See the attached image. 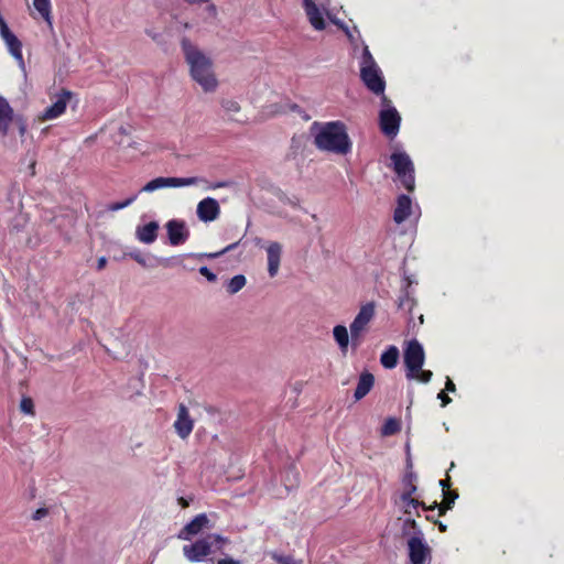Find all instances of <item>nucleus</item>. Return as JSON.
<instances>
[{
    "mask_svg": "<svg viewBox=\"0 0 564 564\" xmlns=\"http://www.w3.org/2000/svg\"><path fill=\"white\" fill-rule=\"evenodd\" d=\"M437 398L442 401V406H446L452 401V399L444 391H441Z\"/></svg>",
    "mask_w": 564,
    "mask_h": 564,
    "instance_id": "41",
    "label": "nucleus"
},
{
    "mask_svg": "<svg viewBox=\"0 0 564 564\" xmlns=\"http://www.w3.org/2000/svg\"><path fill=\"white\" fill-rule=\"evenodd\" d=\"M20 410L24 414L34 415V404L31 398L23 397L20 402Z\"/></svg>",
    "mask_w": 564,
    "mask_h": 564,
    "instance_id": "31",
    "label": "nucleus"
},
{
    "mask_svg": "<svg viewBox=\"0 0 564 564\" xmlns=\"http://www.w3.org/2000/svg\"><path fill=\"white\" fill-rule=\"evenodd\" d=\"M247 283L246 276L242 274L235 275L227 284V292L229 294L238 293Z\"/></svg>",
    "mask_w": 564,
    "mask_h": 564,
    "instance_id": "28",
    "label": "nucleus"
},
{
    "mask_svg": "<svg viewBox=\"0 0 564 564\" xmlns=\"http://www.w3.org/2000/svg\"><path fill=\"white\" fill-rule=\"evenodd\" d=\"M267 256V269L270 278H275L280 271L283 246L278 241H267L262 245Z\"/></svg>",
    "mask_w": 564,
    "mask_h": 564,
    "instance_id": "10",
    "label": "nucleus"
},
{
    "mask_svg": "<svg viewBox=\"0 0 564 564\" xmlns=\"http://www.w3.org/2000/svg\"><path fill=\"white\" fill-rule=\"evenodd\" d=\"M159 224L156 221H150L145 225L138 226L135 229V236L140 242L152 243L158 237Z\"/></svg>",
    "mask_w": 564,
    "mask_h": 564,
    "instance_id": "20",
    "label": "nucleus"
},
{
    "mask_svg": "<svg viewBox=\"0 0 564 564\" xmlns=\"http://www.w3.org/2000/svg\"><path fill=\"white\" fill-rule=\"evenodd\" d=\"M445 529H446V527H445L444 524H442V523H441V524H440V530H441V531H445Z\"/></svg>",
    "mask_w": 564,
    "mask_h": 564,
    "instance_id": "50",
    "label": "nucleus"
},
{
    "mask_svg": "<svg viewBox=\"0 0 564 564\" xmlns=\"http://www.w3.org/2000/svg\"><path fill=\"white\" fill-rule=\"evenodd\" d=\"M272 558L279 564H301V562L296 561L294 557L290 555H281L273 553Z\"/></svg>",
    "mask_w": 564,
    "mask_h": 564,
    "instance_id": "33",
    "label": "nucleus"
},
{
    "mask_svg": "<svg viewBox=\"0 0 564 564\" xmlns=\"http://www.w3.org/2000/svg\"><path fill=\"white\" fill-rule=\"evenodd\" d=\"M13 119V110L9 102L0 97V130L6 133Z\"/></svg>",
    "mask_w": 564,
    "mask_h": 564,
    "instance_id": "24",
    "label": "nucleus"
},
{
    "mask_svg": "<svg viewBox=\"0 0 564 564\" xmlns=\"http://www.w3.org/2000/svg\"><path fill=\"white\" fill-rule=\"evenodd\" d=\"M132 258L141 265L145 267L147 265V262H145V258L141 254H133Z\"/></svg>",
    "mask_w": 564,
    "mask_h": 564,
    "instance_id": "44",
    "label": "nucleus"
},
{
    "mask_svg": "<svg viewBox=\"0 0 564 564\" xmlns=\"http://www.w3.org/2000/svg\"><path fill=\"white\" fill-rule=\"evenodd\" d=\"M200 182L199 177H156L150 182H148L142 188L141 192L152 193L158 189L169 188V187H184L197 185Z\"/></svg>",
    "mask_w": 564,
    "mask_h": 564,
    "instance_id": "8",
    "label": "nucleus"
},
{
    "mask_svg": "<svg viewBox=\"0 0 564 564\" xmlns=\"http://www.w3.org/2000/svg\"><path fill=\"white\" fill-rule=\"evenodd\" d=\"M413 214V203L408 195H399L397 198V206L393 213V220L397 224H402Z\"/></svg>",
    "mask_w": 564,
    "mask_h": 564,
    "instance_id": "18",
    "label": "nucleus"
},
{
    "mask_svg": "<svg viewBox=\"0 0 564 564\" xmlns=\"http://www.w3.org/2000/svg\"><path fill=\"white\" fill-rule=\"evenodd\" d=\"M107 264V259L105 257H101L98 259L97 269L102 270Z\"/></svg>",
    "mask_w": 564,
    "mask_h": 564,
    "instance_id": "45",
    "label": "nucleus"
},
{
    "mask_svg": "<svg viewBox=\"0 0 564 564\" xmlns=\"http://www.w3.org/2000/svg\"><path fill=\"white\" fill-rule=\"evenodd\" d=\"M72 97V93L63 89L62 94L58 96L55 102L47 107L43 115L42 119L50 120L59 117L65 112L68 100Z\"/></svg>",
    "mask_w": 564,
    "mask_h": 564,
    "instance_id": "17",
    "label": "nucleus"
},
{
    "mask_svg": "<svg viewBox=\"0 0 564 564\" xmlns=\"http://www.w3.org/2000/svg\"><path fill=\"white\" fill-rule=\"evenodd\" d=\"M314 141H349L347 127L343 121L318 122L310 127Z\"/></svg>",
    "mask_w": 564,
    "mask_h": 564,
    "instance_id": "5",
    "label": "nucleus"
},
{
    "mask_svg": "<svg viewBox=\"0 0 564 564\" xmlns=\"http://www.w3.org/2000/svg\"><path fill=\"white\" fill-rule=\"evenodd\" d=\"M399 360V349L395 346H390L380 357L381 365L387 369H392L397 366Z\"/></svg>",
    "mask_w": 564,
    "mask_h": 564,
    "instance_id": "26",
    "label": "nucleus"
},
{
    "mask_svg": "<svg viewBox=\"0 0 564 564\" xmlns=\"http://www.w3.org/2000/svg\"><path fill=\"white\" fill-rule=\"evenodd\" d=\"M221 106L224 108V110L228 113V115H232V113H236L240 110V106L239 104L236 101V100H232V99H224L221 101Z\"/></svg>",
    "mask_w": 564,
    "mask_h": 564,
    "instance_id": "32",
    "label": "nucleus"
},
{
    "mask_svg": "<svg viewBox=\"0 0 564 564\" xmlns=\"http://www.w3.org/2000/svg\"><path fill=\"white\" fill-rule=\"evenodd\" d=\"M205 12L212 19H216L218 14L217 7L214 3H208L205 8Z\"/></svg>",
    "mask_w": 564,
    "mask_h": 564,
    "instance_id": "36",
    "label": "nucleus"
},
{
    "mask_svg": "<svg viewBox=\"0 0 564 564\" xmlns=\"http://www.w3.org/2000/svg\"><path fill=\"white\" fill-rule=\"evenodd\" d=\"M235 247V245H230L228 246L227 248H225L223 251L218 252V253H215L214 257H217L219 254H224L225 252L231 250L232 248Z\"/></svg>",
    "mask_w": 564,
    "mask_h": 564,
    "instance_id": "47",
    "label": "nucleus"
},
{
    "mask_svg": "<svg viewBox=\"0 0 564 564\" xmlns=\"http://www.w3.org/2000/svg\"><path fill=\"white\" fill-rule=\"evenodd\" d=\"M360 79L368 90L378 96L382 95V101H388L383 95L386 89L384 77L368 46L364 47L360 58Z\"/></svg>",
    "mask_w": 564,
    "mask_h": 564,
    "instance_id": "2",
    "label": "nucleus"
},
{
    "mask_svg": "<svg viewBox=\"0 0 564 564\" xmlns=\"http://www.w3.org/2000/svg\"><path fill=\"white\" fill-rule=\"evenodd\" d=\"M333 337L339 350L345 354L349 347V340L351 338L350 332L345 325H336L333 328Z\"/></svg>",
    "mask_w": 564,
    "mask_h": 564,
    "instance_id": "21",
    "label": "nucleus"
},
{
    "mask_svg": "<svg viewBox=\"0 0 564 564\" xmlns=\"http://www.w3.org/2000/svg\"><path fill=\"white\" fill-rule=\"evenodd\" d=\"M0 35L6 42L9 52L20 65L24 64L21 41L10 31L7 23H1Z\"/></svg>",
    "mask_w": 564,
    "mask_h": 564,
    "instance_id": "14",
    "label": "nucleus"
},
{
    "mask_svg": "<svg viewBox=\"0 0 564 564\" xmlns=\"http://www.w3.org/2000/svg\"><path fill=\"white\" fill-rule=\"evenodd\" d=\"M401 117L395 108H389L380 112V128L388 138H394L399 132Z\"/></svg>",
    "mask_w": 564,
    "mask_h": 564,
    "instance_id": "11",
    "label": "nucleus"
},
{
    "mask_svg": "<svg viewBox=\"0 0 564 564\" xmlns=\"http://www.w3.org/2000/svg\"><path fill=\"white\" fill-rule=\"evenodd\" d=\"M408 550L412 564H430L431 547L424 541L422 534L411 536L408 540Z\"/></svg>",
    "mask_w": 564,
    "mask_h": 564,
    "instance_id": "9",
    "label": "nucleus"
},
{
    "mask_svg": "<svg viewBox=\"0 0 564 564\" xmlns=\"http://www.w3.org/2000/svg\"><path fill=\"white\" fill-rule=\"evenodd\" d=\"M218 564H241L240 561L234 560L231 557L221 558L218 561Z\"/></svg>",
    "mask_w": 564,
    "mask_h": 564,
    "instance_id": "43",
    "label": "nucleus"
},
{
    "mask_svg": "<svg viewBox=\"0 0 564 564\" xmlns=\"http://www.w3.org/2000/svg\"><path fill=\"white\" fill-rule=\"evenodd\" d=\"M440 485L443 488V492H447L446 489L449 487V479H443L440 481Z\"/></svg>",
    "mask_w": 564,
    "mask_h": 564,
    "instance_id": "46",
    "label": "nucleus"
},
{
    "mask_svg": "<svg viewBox=\"0 0 564 564\" xmlns=\"http://www.w3.org/2000/svg\"><path fill=\"white\" fill-rule=\"evenodd\" d=\"M46 514H47V510H46V509H44V508H41V509H37V510L33 513L32 518H33V520H41V519H43L44 517H46Z\"/></svg>",
    "mask_w": 564,
    "mask_h": 564,
    "instance_id": "40",
    "label": "nucleus"
},
{
    "mask_svg": "<svg viewBox=\"0 0 564 564\" xmlns=\"http://www.w3.org/2000/svg\"><path fill=\"white\" fill-rule=\"evenodd\" d=\"M165 228L167 231L170 243L173 246L184 243L189 236V231L184 220H169L165 225Z\"/></svg>",
    "mask_w": 564,
    "mask_h": 564,
    "instance_id": "12",
    "label": "nucleus"
},
{
    "mask_svg": "<svg viewBox=\"0 0 564 564\" xmlns=\"http://www.w3.org/2000/svg\"><path fill=\"white\" fill-rule=\"evenodd\" d=\"M388 166L391 167L403 186L409 191H414L415 177L414 166L411 158L402 151H394L389 156Z\"/></svg>",
    "mask_w": 564,
    "mask_h": 564,
    "instance_id": "4",
    "label": "nucleus"
},
{
    "mask_svg": "<svg viewBox=\"0 0 564 564\" xmlns=\"http://www.w3.org/2000/svg\"><path fill=\"white\" fill-rule=\"evenodd\" d=\"M303 6L312 26L317 31L324 30L326 23L316 3L313 0H303Z\"/></svg>",
    "mask_w": 564,
    "mask_h": 564,
    "instance_id": "19",
    "label": "nucleus"
},
{
    "mask_svg": "<svg viewBox=\"0 0 564 564\" xmlns=\"http://www.w3.org/2000/svg\"><path fill=\"white\" fill-rule=\"evenodd\" d=\"M196 213L199 220L204 223L214 221L220 214V206L216 199L207 197L197 204Z\"/></svg>",
    "mask_w": 564,
    "mask_h": 564,
    "instance_id": "13",
    "label": "nucleus"
},
{
    "mask_svg": "<svg viewBox=\"0 0 564 564\" xmlns=\"http://www.w3.org/2000/svg\"><path fill=\"white\" fill-rule=\"evenodd\" d=\"M292 110L300 113L305 121H308L311 119V116L307 115L304 110H302V108L299 105H293Z\"/></svg>",
    "mask_w": 564,
    "mask_h": 564,
    "instance_id": "39",
    "label": "nucleus"
},
{
    "mask_svg": "<svg viewBox=\"0 0 564 564\" xmlns=\"http://www.w3.org/2000/svg\"><path fill=\"white\" fill-rule=\"evenodd\" d=\"M107 129H109L111 131H113V130L118 131V137H120V138L129 137L128 129L123 128L122 126L111 123L110 126L107 127Z\"/></svg>",
    "mask_w": 564,
    "mask_h": 564,
    "instance_id": "35",
    "label": "nucleus"
},
{
    "mask_svg": "<svg viewBox=\"0 0 564 564\" xmlns=\"http://www.w3.org/2000/svg\"><path fill=\"white\" fill-rule=\"evenodd\" d=\"M199 180H200V182H199L198 184H200V183L207 184V187H206V188H208V189H216V188L224 187V186H227V185H228V183H226V182H219V183H212V184H208V183H207V181H205V180H203V178H199Z\"/></svg>",
    "mask_w": 564,
    "mask_h": 564,
    "instance_id": "38",
    "label": "nucleus"
},
{
    "mask_svg": "<svg viewBox=\"0 0 564 564\" xmlns=\"http://www.w3.org/2000/svg\"><path fill=\"white\" fill-rule=\"evenodd\" d=\"M321 152L329 155L343 156L350 151V143H316Z\"/></svg>",
    "mask_w": 564,
    "mask_h": 564,
    "instance_id": "23",
    "label": "nucleus"
},
{
    "mask_svg": "<svg viewBox=\"0 0 564 564\" xmlns=\"http://www.w3.org/2000/svg\"><path fill=\"white\" fill-rule=\"evenodd\" d=\"M445 390L448 392H454L456 390L455 383L452 381L451 378H447L446 380Z\"/></svg>",
    "mask_w": 564,
    "mask_h": 564,
    "instance_id": "42",
    "label": "nucleus"
},
{
    "mask_svg": "<svg viewBox=\"0 0 564 564\" xmlns=\"http://www.w3.org/2000/svg\"><path fill=\"white\" fill-rule=\"evenodd\" d=\"M134 199H135V196H132V197L127 198V199H126L124 202H122V203H115V204H111V205H109V210H111V212H117V210H119V209H122V208H124V207L129 206L130 204H132V203L134 202Z\"/></svg>",
    "mask_w": 564,
    "mask_h": 564,
    "instance_id": "34",
    "label": "nucleus"
},
{
    "mask_svg": "<svg viewBox=\"0 0 564 564\" xmlns=\"http://www.w3.org/2000/svg\"><path fill=\"white\" fill-rule=\"evenodd\" d=\"M399 431H400V422L397 419L390 417L384 422V424L381 429V434L383 436H390V435L398 433Z\"/></svg>",
    "mask_w": 564,
    "mask_h": 564,
    "instance_id": "29",
    "label": "nucleus"
},
{
    "mask_svg": "<svg viewBox=\"0 0 564 564\" xmlns=\"http://www.w3.org/2000/svg\"><path fill=\"white\" fill-rule=\"evenodd\" d=\"M399 507L403 510L405 514L412 516L413 513H417L420 502L416 499L412 498L410 492H406L400 497Z\"/></svg>",
    "mask_w": 564,
    "mask_h": 564,
    "instance_id": "25",
    "label": "nucleus"
},
{
    "mask_svg": "<svg viewBox=\"0 0 564 564\" xmlns=\"http://www.w3.org/2000/svg\"><path fill=\"white\" fill-rule=\"evenodd\" d=\"M207 528H209V519L206 514H198L180 531L178 539L188 541Z\"/></svg>",
    "mask_w": 564,
    "mask_h": 564,
    "instance_id": "15",
    "label": "nucleus"
},
{
    "mask_svg": "<svg viewBox=\"0 0 564 564\" xmlns=\"http://www.w3.org/2000/svg\"><path fill=\"white\" fill-rule=\"evenodd\" d=\"M34 9L51 25L52 24V4L51 0H33Z\"/></svg>",
    "mask_w": 564,
    "mask_h": 564,
    "instance_id": "27",
    "label": "nucleus"
},
{
    "mask_svg": "<svg viewBox=\"0 0 564 564\" xmlns=\"http://www.w3.org/2000/svg\"><path fill=\"white\" fill-rule=\"evenodd\" d=\"M376 316V304L368 302L360 306L357 315L349 325L351 341L358 344L368 332L371 322Z\"/></svg>",
    "mask_w": 564,
    "mask_h": 564,
    "instance_id": "7",
    "label": "nucleus"
},
{
    "mask_svg": "<svg viewBox=\"0 0 564 564\" xmlns=\"http://www.w3.org/2000/svg\"><path fill=\"white\" fill-rule=\"evenodd\" d=\"M456 498L457 495L454 492H444V499L440 506L441 513H444L446 510L451 509Z\"/></svg>",
    "mask_w": 564,
    "mask_h": 564,
    "instance_id": "30",
    "label": "nucleus"
},
{
    "mask_svg": "<svg viewBox=\"0 0 564 564\" xmlns=\"http://www.w3.org/2000/svg\"><path fill=\"white\" fill-rule=\"evenodd\" d=\"M425 354L422 345L414 339L408 341L404 349V364L408 369L406 377L409 379H414L424 383L431 380L432 371L422 369Z\"/></svg>",
    "mask_w": 564,
    "mask_h": 564,
    "instance_id": "3",
    "label": "nucleus"
},
{
    "mask_svg": "<svg viewBox=\"0 0 564 564\" xmlns=\"http://www.w3.org/2000/svg\"><path fill=\"white\" fill-rule=\"evenodd\" d=\"M199 272L202 275H204L209 281L216 280V275L207 267H202L199 269Z\"/></svg>",
    "mask_w": 564,
    "mask_h": 564,
    "instance_id": "37",
    "label": "nucleus"
},
{
    "mask_svg": "<svg viewBox=\"0 0 564 564\" xmlns=\"http://www.w3.org/2000/svg\"><path fill=\"white\" fill-rule=\"evenodd\" d=\"M223 542L219 535H208L193 544L184 545L183 553L191 562H202L213 553L214 549H220Z\"/></svg>",
    "mask_w": 564,
    "mask_h": 564,
    "instance_id": "6",
    "label": "nucleus"
},
{
    "mask_svg": "<svg viewBox=\"0 0 564 564\" xmlns=\"http://www.w3.org/2000/svg\"><path fill=\"white\" fill-rule=\"evenodd\" d=\"M406 522L410 523L413 528H415L416 523L412 519H406Z\"/></svg>",
    "mask_w": 564,
    "mask_h": 564,
    "instance_id": "48",
    "label": "nucleus"
},
{
    "mask_svg": "<svg viewBox=\"0 0 564 564\" xmlns=\"http://www.w3.org/2000/svg\"><path fill=\"white\" fill-rule=\"evenodd\" d=\"M375 382V378L369 372H362L359 377V381L357 384V388L355 390V399L360 400L362 399L372 388Z\"/></svg>",
    "mask_w": 564,
    "mask_h": 564,
    "instance_id": "22",
    "label": "nucleus"
},
{
    "mask_svg": "<svg viewBox=\"0 0 564 564\" xmlns=\"http://www.w3.org/2000/svg\"><path fill=\"white\" fill-rule=\"evenodd\" d=\"M185 61L189 67V75L205 93L215 91L218 80L214 72V64L209 56L202 52L187 37L181 42Z\"/></svg>",
    "mask_w": 564,
    "mask_h": 564,
    "instance_id": "1",
    "label": "nucleus"
},
{
    "mask_svg": "<svg viewBox=\"0 0 564 564\" xmlns=\"http://www.w3.org/2000/svg\"><path fill=\"white\" fill-rule=\"evenodd\" d=\"M194 422L191 419L187 409L182 404L178 408L177 419L174 422V429L177 435L185 440L193 431Z\"/></svg>",
    "mask_w": 564,
    "mask_h": 564,
    "instance_id": "16",
    "label": "nucleus"
},
{
    "mask_svg": "<svg viewBox=\"0 0 564 564\" xmlns=\"http://www.w3.org/2000/svg\"><path fill=\"white\" fill-rule=\"evenodd\" d=\"M105 133H106V130L101 129L100 130V134H101L100 138H105Z\"/></svg>",
    "mask_w": 564,
    "mask_h": 564,
    "instance_id": "49",
    "label": "nucleus"
}]
</instances>
